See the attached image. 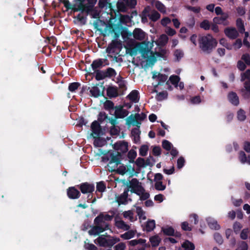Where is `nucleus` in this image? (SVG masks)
<instances>
[{"label":"nucleus","instance_id":"1","mask_svg":"<svg viewBox=\"0 0 250 250\" xmlns=\"http://www.w3.org/2000/svg\"><path fill=\"white\" fill-rule=\"evenodd\" d=\"M200 47L206 53H209L217 44L215 39L209 35L202 36L199 40Z\"/></svg>","mask_w":250,"mask_h":250},{"label":"nucleus","instance_id":"2","mask_svg":"<svg viewBox=\"0 0 250 250\" xmlns=\"http://www.w3.org/2000/svg\"><path fill=\"white\" fill-rule=\"evenodd\" d=\"M167 51L165 49H162L158 52L153 53L152 51H148L143 53L144 58H147V62L149 63H153L157 59L159 58H166L167 56Z\"/></svg>","mask_w":250,"mask_h":250},{"label":"nucleus","instance_id":"3","mask_svg":"<svg viewBox=\"0 0 250 250\" xmlns=\"http://www.w3.org/2000/svg\"><path fill=\"white\" fill-rule=\"evenodd\" d=\"M146 117L145 114L141 113V114H132L127 118L128 124L136 125L138 127L141 124V122Z\"/></svg>","mask_w":250,"mask_h":250},{"label":"nucleus","instance_id":"4","mask_svg":"<svg viewBox=\"0 0 250 250\" xmlns=\"http://www.w3.org/2000/svg\"><path fill=\"white\" fill-rule=\"evenodd\" d=\"M113 217V215H109L105 213L100 214L94 220V224L95 225L101 226L104 227V225L108 224L107 222L111 221Z\"/></svg>","mask_w":250,"mask_h":250},{"label":"nucleus","instance_id":"5","mask_svg":"<svg viewBox=\"0 0 250 250\" xmlns=\"http://www.w3.org/2000/svg\"><path fill=\"white\" fill-rule=\"evenodd\" d=\"M128 188L130 189L132 192L136 193L143 187L141 183H140L137 179H132L130 181L127 183Z\"/></svg>","mask_w":250,"mask_h":250},{"label":"nucleus","instance_id":"6","mask_svg":"<svg viewBox=\"0 0 250 250\" xmlns=\"http://www.w3.org/2000/svg\"><path fill=\"white\" fill-rule=\"evenodd\" d=\"M121 155L118 154L116 157H113L107 165L108 170L111 171H116L118 167L119 164H120Z\"/></svg>","mask_w":250,"mask_h":250},{"label":"nucleus","instance_id":"7","mask_svg":"<svg viewBox=\"0 0 250 250\" xmlns=\"http://www.w3.org/2000/svg\"><path fill=\"white\" fill-rule=\"evenodd\" d=\"M152 78L153 80L157 82V83L154 85L155 87L157 86L159 84H161L166 82L167 79V76L165 74H162L158 72H152Z\"/></svg>","mask_w":250,"mask_h":250},{"label":"nucleus","instance_id":"8","mask_svg":"<svg viewBox=\"0 0 250 250\" xmlns=\"http://www.w3.org/2000/svg\"><path fill=\"white\" fill-rule=\"evenodd\" d=\"M108 229V225L107 224L104 225V227L101 226L96 225L92 227L88 231V233L91 235H97L99 233Z\"/></svg>","mask_w":250,"mask_h":250},{"label":"nucleus","instance_id":"9","mask_svg":"<svg viewBox=\"0 0 250 250\" xmlns=\"http://www.w3.org/2000/svg\"><path fill=\"white\" fill-rule=\"evenodd\" d=\"M228 18L229 15L228 13H222L220 17L214 18L213 20L215 24H222L226 26L229 24V22L228 21Z\"/></svg>","mask_w":250,"mask_h":250},{"label":"nucleus","instance_id":"10","mask_svg":"<svg viewBox=\"0 0 250 250\" xmlns=\"http://www.w3.org/2000/svg\"><path fill=\"white\" fill-rule=\"evenodd\" d=\"M113 148L119 154L125 153L128 150V144L125 142H117L113 145Z\"/></svg>","mask_w":250,"mask_h":250},{"label":"nucleus","instance_id":"11","mask_svg":"<svg viewBox=\"0 0 250 250\" xmlns=\"http://www.w3.org/2000/svg\"><path fill=\"white\" fill-rule=\"evenodd\" d=\"M226 36L231 39H236L239 35L237 30L234 27H228L224 30Z\"/></svg>","mask_w":250,"mask_h":250},{"label":"nucleus","instance_id":"12","mask_svg":"<svg viewBox=\"0 0 250 250\" xmlns=\"http://www.w3.org/2000/svg\"><path fill=\"white\" fill-rule=\"evenodd\" d=\"M134 38L137 40L142 41L145 40L146 34L140 28H135L133 32Z\"/></svg>","mask_w":250,"mask_h":250},{"label":"nucleus","instance_id":"13","mask_svg":"<svg viewBox=\"0 0 250 250\" xmlns=\"http://www.w3.org/2000/svg\"><path fill=\"white\" fill-rule=\"evenodd\" d=\"M91 129L92 130V132L91 133V135L94 138H96L99 137L101 133V128L100 125L98 122L94 121L92 123L91 125Z\"/></svg>","mask_w":250,"mask_h":250},{"label":"nucleus","instance_id":"14","mask_svg":"<svg viewBox=\"0 0 250 250\" xmlns=\"http://www.w3.org/2000/svg\"><path fill=\"white\" fill-rule=\"evenodd\" d=\"M80 188L83 193H88L94 190V186L88 183H84L80 185Z\"/></svg>","mask_w":250,"mask_h":250},{"label":"nucleus","instance_id":"15","mask_svg":"<svg viewBox=\"0 0 250 250\" xmlns=\"http://www.w3.org/2000/svg\"><path fill=\"white\" fill-rule=\"evenodd\" d=\"M67 195L70 198L77 199L79 197L80 193L74 187H71L67 189Z\"/></svg>","mask_w":250,"mask_h":250},{"label":"nucleus","instance_id":"16","mask_svg":"<svg viewBox=\"0 0 250 250\" xmlns=\"http://www.w3.org/2000/svg\"><path fill=\"white\" fill-rule=\"evenodd\" d=\"M228 99L229 101L234 105H237L239 103L238 97L234 92H232L229 94Z\"/></svg>","mask_w":250,"mask_h":250},{"label":"nucleus","instance_id":"17","mask_svg":"<svg viewBox=\"0 0 250 250\" xmlns=\"http://www.w3.org/2000/svg\"><path fill=\"white\" fill-rule=\"evenodd\" d=\"M115 225L118 229L124 230H127L130 229L129 225L125 224L123 220L117 218L115 219Z\"/></svg>","mask_w":250,"mask_h":250},{"label":"nucleus","instance_id":"18","mask_svg":"<svg viewBox=\"0 0 250 250\" xmlns=\"http://www.w3.org/2000/svg\"><path fill=\"white\" fill-rule=\"evenodd\" d=\"M168 40L167 36L165 34H162L155 42L158 46H164L167 43Z\"/></svg>","mask_w":250,"mask_h":250},{"label":"nucleus","instance_id":"19","mask_svg":"<svg viewBox=\"0 0 250 250\" xmlns=\"http://www.w3.org/2000/svg\"><path fill=\"white\" fill-rule=\"evenodd\" d=\"M161 241V237L158 235H155L149 238V242L152 247H157Z\"/></svg>","mask_w":250,"mask_h":250},{"label":"nucleus","instance_id":"20","mask_svg":"<svg viewBox=\"0 0 250 250\" xmlns=\"http://www.w3.org/2000/svg\"><path fill=\"white\" fill-rule=\"evenodd\" d=\"M209 227L211 229H220V226L218 224L217 222L213 218L208 217L207 219Z\"/></svg>","mask_w":250,"mask_h":250},{"label":"nucleus","instance_id":"21","mask_svg":"<svg viewBox=\"0 0 250 250\" xmlns=\"http://www.w3.org/2000/svg\"><path fill=\"white\" fill-rule=\"evenodd\" d=\"M137 231L136 230H130L121 235V237L125 240H128L133 238Z\"/></svg>","mask_w":250,"mask_h":250},{"label":"nucleus","instance_id":"22","mask_svg":"<svg viewBox=\"0 0 250 250\" xmlns=\"http://www.w3.org/2000/svg\"><path fill=\"white\" fill-rule=\"evenodd\" d=\"M127 97L130 101L137 103L139 101V93L137 90H133L127 96Z\"/></svg>","mask_w":250,"mask_h":250},{"label":"nucleus","instance_id":"23","mask_svg":"<svg viewBox=\"0 0 250 250\" xmlns=\"http://www.w3.org/2000/svg\"><path fill=\"white\" fill-rule=\"evenodd\" d=\"M131 134L135 143H138L140 141V131L138 127L132 129Z\"/></svg>","mask_w":250,"mask_h":250},{"label":"nucleus","instance_id":"24","mask_svg":"<svg viewBox=\"0 0 250 250\" xmlns=\"http://www.w3.org/2000/svg\"><path fill=\"white\" fill-rule=\"evenodd\" d=\"M139 172L136 171L134 167H132L130 164L126 165V174L128 175L130 177H132L134 175H137Z\"/></svg>","mask_w":250,"mask_h":250},{"label":"nucleus","instance_id":"25","mask_svg":"<svg viewBox=\"0 0 250 250\" xmlns=\"http://www.w3.org/2000/svg\"><path fill=\"white\" fill-rule=\"evenodd\" d=\"M136 194L140 196V198L142 200H146L149 197V193L146 192L143 188L139 190Z\"/></svg>","mask_w":250,"mask_h":250},{"label":"nucleus","instance_id":"26","mask_svg":"<svg viewBox=\"0 0 250 250\" xmlns=\"http://www.w3.org/2000/svg\"><path fill=\"white\" fill-rule=\"evenodd\" d=\"M92 96L98 97L103 95V91H101L98 86H94L90 90Z\"/></svg>","mask_w":250,"mask_h":250},{"label":"nucleus","instance_id":"27","mask_svg":"<svg viewBox=\"0 0 250 250\" xmlns=\"http://www.w3.org/2000/svg\"><path fill=\"white\" fill-rule=\"evenodd\" d=\"M97 243L101 246L107 247L108 238H105L104 235L100 236L96 240Z\"/></svg>","mask_w":250,"mask_h":250},{"label":"nucleus","instance_id":"28","mask_svg":"<svg viewBox=\"0 0 250 250\" xmlns=\"http://www.w3.org/2000/svg\"><path fill=\"white\" fill-rule=\"evenodd\" d=\"M182 247L185 250H194L195 249L194 244L188 240L185 241L182 244Z\"/></svg>","mask_w":250,"mask_h":250},{"label":"nucleus","instance_id":"29","mask_svg":"<svg viewBox=\"0 0 250 250\" xmlns=\"http://www.w3.org/2000/svg\"><path fill=\"white\" fill-rule=\"evenodd\" d=\"M75 1L76 2H78L79 4L78 5V7L74 9V11H84L86 10V5L83 4V2L85 1V0H75Z\"/></svg>","mask_w":250,"mask_h":250},{"label":"nucleus","instance_id":"30","mask_svg":"<svg viewBox=\"0 0 250 250\" xmlns=\"http://www.w3.org/2000/svg\"><path fill=\"white\" fill-rule=\"evenodd\" d=\"M244 90L242 91L243 95L245 97H248L250 95V82L248 81L245 83L244 84Z\"/></svg>","mask_w":250,"mask_h":250},{"label":"nucleus","instance_id":"31","mask_svg":"<svg viewBox=\"0 0 250 250\" xmlns=\"http://www.w3.org/2000/svg\"><path fill=\"white\" fill-rule=\"evenodd\" d=\"M155 228V222L154 220H149L146 226V229L147 231H152Z\"/></svg>","mask_w":250,"mask_h":250},{"label":"nucleus","instance_id":"32","mask_svg":"<svg viewBox=\"0 0 250 250\" xmlns=\"http://www.w3.org/2000/svg\"><path fill=\"white\" fill-rule=\"evenodd\" d=\"M117 172L121 175L126 174V165H124L120 163V164H119L118 167L117 168Z\"/></svg>","mask_w":250,"mask_h":250},{"label":"nucleus","instance_id":"33","mask_svg":"<svg viewBox=\"0 0 250 250\" xmlns=\"http://www.w3.org/2000/svg\"><path fill=\"white\" fill-rule=\"evenodd\" d=\"M146 240L144 239H139L138 240H132L129 242V244L131 246H134L137 245L139 244H143L144 245H146Z\"/></svg>","mask_w":250,"mask_h":250},{"label":"nucleus","instance_id":"34","mask_svg":"<svg viewBox=\"0 0 250 250\" xmlns=\"http://www.w3.org/2000/svg\"><path fill=\"white\" fill-rule=\"evenodd\" d=\"M148 17L152 21H156L160 17V15L155 11H153L150 14L148 13Z\"/></svg>","mask_w":250,"mask_h":250},{"label":"nucleus","instance_id":"35","mask_svg":"<svg viewBox=\"0 0 250 250\" xmlns=\"http://www.w3.org/2000/svg\"><path fill=\"white\" fill-rule=\"evenodd\" d=\"M107 93L110 97H115L118 95V92L116 88L110 87L107 88Z\"/></svg>","mask_w":250,"mask_h":250},{"label":"nucleus","instance_id":"36","mask_svg":"<svg viewBox=\"0 0 250 250\" xmlns=\"http://www.w3.org/2000/svg\"><path fill=\"white\" fill-rule=\"evenodd\" d=\"M148 150V146L146 145H142L139 150V154L142 156L147 155Z\"/></svg>","mask_w":250,"mask_h":250},{"label":"nucleus","instance_id":"37","mask_svg":"<svg viewBox=\"0 0 250 250\" xmlns=\"http://www.w3.org/2000/svg\"><path fill=\"white\" fill-rule=\"evenodd\" d=\"M94 138V145L95 146L101 147L104 145L105 141L103 139L99 138V137Z\"/></svg>","mask_w":250,"mask_h":250},{"label":"nucleus","instance_id":"38","mask_svg":"<svg viewBox=\"0 0 250 250\" xmlns=\"http://www.w3.org/2000/svg\"><path fill=\"white\" fill-rule=\"evenodd\" d=\"M174 56L175 61H179L183 57L184 53L182 50L177 49L174 52Z\"/></svg>","mask_w":250,"mask_h":250},{"label":"nucleus","instance_id":"39","mask_svg":"<svg viewBox=\"0 0 250 250\" xmlns=\"http://www.w3.org/2000/svg\"><path fill=\"white\" fill-rule=\"evenodd\" d=\"M136 166L139 167H146V164H145V159L142 158H138L135 162Z\"/></svg>","mask_w":250,"mask_h":250},{"label":"nucleus","instance_id":"40","mask_svg":"<svg viewBox=\"0 0 250 250\" xmlns=\"http://www.w3.org/2000/svg\"><path fill=\"white\" fill-rule=\"evenodd\" d=\"M156 8L163 13H166V8L163 4L160 1H156L155 3Z\"/></svg>","mask_w":250,"mask_h":250},{"label":"nucleus","instance_id":"41","mask_svg":"<svg viewBox=\"0 0 250 250\" xmlns=\"http://www.w3.org/2000/svg\"><path fill=\"white\" fill-rule=\"evenodd\" d=\"M120 239L117 237H108L107 247H112L115 244L119 242Z\"/></svg>","mask_w":250,"mask_h":250},{"label":"nucleus","instance_id":"42","mask_svg":"<svg viewBox=\"0 0 250 250\" xmlns=\"http://www.w3.org/2000/svg\"><path fill=\"white\" fill-rule=\"evenodd\" d=\"M180 81V78L175 75L171 76L170 77L169 79V81L170 82V83L175 85V87H178L177 84L179 83Z\"/></svg>","mask_w":250,"mask_h":250},{"label":"nucleus","instance_id":"43","mask_svg":"<svg viewBox=\"0 0 250 250\" xmlns=\"http://www.w3.org/2000/svg\"><path fill=\"white\" fill-rule=\"evenodd\" d=\"M246 118L245 112L242 109H240L237 112V119L240 121H244Z\"/></svg>","mask_w":250,"mask_h":250},{"label":"nucleus","instance_id":"44","mask_svg":"<svg viewBox=\"0 0 250 250\" xmlns=\"http://www.w3.org/2000/svg\"><path fill=\"white\" fill-rule=\"evenodd\" d=\"M236 25H237L238 28L239 29L240 33H242L245 31L244 23L241 19H238L237 20Z\"/></svg>","mask_w":250,"mask_h":250},{"label":"nucleus","instance_id":"45","mask_svg":"<svg viewBox=\"0 0 250 250\" xmlns=\"http://www.w3.org/2000/svg\"><path fill=\"white\" fill-rule=\"evenodd\" d=\"M137 156V153L135 150L131 149L128 153V157L130 159L129 162H133L134 159Z\"/></svg>","mask_w":250,"mask_h":250},{"label":"nucleus","instance_id":"46","mask_svg":"<svg viewBox=\"0 0 250 250\" xmlns=\"http://www.w3.org/2000/svg\"><path fill=\"white\" fill-rule=\"evenodd\" d=\"M149 12V8L147 7L144 9L142 14V21L144 23L147 21V17Z\"/></svg>","mask_w":250,"mask_h":250},{"label":"nucleus","instance_id":"47","mask_svg":"<svg viewBox=\"0 0 250 250\" xmlns=\"http://www.w3.org/2000/svg\"><path fill=\"white\" fill-rule=\"evenodd\" d=\"M163 232L167 235H172L174 233V229L170 227H167L162 229Z\"/></svg>","mask_w":250,"mask_h":250},{"label":"nucleus","instance_id":"48","mask_svg":"<svg viewBox=\"0 0 250 250\" xmlns=\"http://www.w3.org/2000/svg\"><path fill=\"white\" fill-rule=\"evenodd\" d=\"M123 215L125 218L128 219L131 221H133L134 220L133 214L131 211L128 210L125 211L124 212Z\"/></svg>","mask_w":250,"mask_h":250},{"label":"nucleus","instance_id":"49","mask_svg":"<svg viewBox=\"0 0 250 250\" xmlns=\"http://www.w3.org/2000/svg\"><path fill=\"white\" fill-rule=\"evenodd\" d=\"M136 211L140 219H141L142 220L146 219L145 213L141 208L137 207L136 208Z\"/></svg>","mask_w":250,"mask_h":250},{"label":"nucleus","instance_id":"50","mask_svg":"<svg viewBox=\"0 0 250 250\" xmlns=\"http://www.w3.org/2000/svg\"><path fill=\"white\" fill-rule=\"evenodd\" d=\"M117 43V42H112L106 48V52L108 53L113 52L114 51L113 49L116 47Z\"/></svg>","mask_w":250,"mask_h":250},{"label":"nucleus","instance_id":"51","mask_svg":"<svg viewBox=\"0 0 250 250\" xmlns=\"http://www.w3.org/2000/svg\"><path fill=\"white\" fill-rule=\"evenodd\" d=\"M102 64L103 62L101 60H96L92 62L91 66L93 70H95L96 69L102 66Z\"/></svg>","mask_w":250,"mask_h":250},{"label":"nucleus","instance_id":"52","mask_svg":"<svg viewBox=\"0 0 250 250\" xmlns=\"http://www.w3.org/2000/svg\"><path fill=\"white\" fill-rule=\"evenodd\" d=\"M248 245L246 242L244 241H241L239 243L238 248L236 250H247Z\"/></svg>","mask_w":250,"mask_h":250},{"label":"nucleus","instance_id":"53","mask_svg":"<svg viewBox=\"0 0 250 250\" xmlns=\"http://www.w3.org/2000/svg\"><path fill=\"white\" fill-rule=\"evenodd\" d=\"M246 80H250V70H247L245 72L241 74V81H244Z\"/></svg>","mask_w":250,"mask_h":250},{"label":"nucleus","instance_id":"54","mask_svg":"<svg viewBox=\"0 0 250 250\" xmlns=\"http://www.w3.org/2000/svg\"><path fill=\"white\" fill-rule=\"evenodd\" d=\"M200 27L207 30L210 28V25L208 21L204 20L200 23Z\"/></svg>","mask_w":250,"mask_h":250},{"label":"nucleus","instance_id":"55","mask_svg":"<svg viewBox=\"0 0 250 250\" xmlns=\"http://www.w3.org/2000/svg\"><path fill=\"white\" fill-rule=\"evenodd\" d=\"M155 187L156 189L159 190H164L166 188V186L164 185L161 181L156 182Z\"/></svg>","mask_w":250,"mask_h":250},{"label":"nucleus","instance_id":"56","mask_svg":"<svg viewBox=\"0 0 250 250\" xmlns=\"http://www.w3.org/2000/svg\"><path fill=\"white\" fill-rule=\"evenodd\" d=\"M87 5H86V8L85 11H86L90 10L94 6L96 3L97 0H87Z\"/></svg>","mask_w":250,"mask_h":250},{"label":"nucleus","instance_id":"57","mask_svg":"<svg viewBox=\"0 0 250 250\" xmlns=\"http://www.w3.org/2000/svg\"><path fill=\"white\" fill-rule=\"evenodd\" d=\"M84 247L88 250H96L97 249V248L94 245L90 244L88 240L85 241Z\"/></svg>","mask_w":250,"mask_h":250},{"label":"nucleus","instance_id":"58","mask_svg":"<svg viewBox=\"0 0 250 250\" xmlns=\"http://www.w3.org/2000/svg\"><path fill=\"white\" fill-rule=\"evenodd\" d=\"M62 2L64 7L67 9H72L74 11V9L76 8L75 7V5H72L68 0H64Z\"/></svg>","mask_w":250,"mask_h":250},{"label":"nucleus","instance_id":"59","mask_svg":"<svg viewBox=\"0 0 250 250\" xmlns=\"http://www.w3.org/2000/svg\"><path fill=\"white\" fill-rule=\"evenodd\" d=\"M242 228V226L241 224L239 222H235L233 224V229L234 230V231L237 234L238 233L241 228Z\"/></svg>","mask_w":250,"mask_h":250},{"label":"nucleus","instance_id":"60","mask_svg":"<svg viewBox=\"0 0 250 250\" xmlns=\"http://www.w3.org/2000/svg\"><path fill=\"white\" fill-rule=\"evenodd\" d=\"M181 228L182 229L185 231H190L191 230V226L187 222H183L181 224Z\"/></svg>","mask_w":250,"mask_h":250},{"label":"nucleus","instance_id":"61","mask_svg":"<svg viewBox=\"0 0 250 250\" xmlns=\"http://www.w3.org/2000/svg\"><path fill=\"white\" fill-rule=\"evenodd\" d=\"M242 43L241 39H237L233 44V47L235 50H237L241 47Z\"/></svg>","mask_w":250,"mask_h":250},{"label":"nucleus","instance_id":"62","mask_svg":"<svg viewBox=\"0 0 250 250\" xmlns=\"http://www.w3.org/2000/svg\"><path fill=\"white\" fill-rule=\"evenodd\" d=\"M162 146L164 148L167 150H170L172 147V144L167 140L163 141Z\"/></svg>","mask_w":250,"mask_h":250},{"label":"nucleus","instance_id":"63","mask_svg":"<svg viewBox=\"0 0 250 250\" xmlns=\"http://www.w3.org/2000/svg\"><path fill=\"white\" fill-rule=\"evenodd\" d=\"M126 248V245L125 243L121 242L116 245L114 247V250H124Z\"/></svg>","mask_w":250,"mask_h":250},{"label":"nucleus","instance_id":"64","mask_svg":"<svg viewBox=\"0 0 250 250\" xmlns=\"http://www.w3.org/2000/svg\"><path fill=\"white\" fill-rule=\"evenodd\" d=\"M241 59L243 60L248 65H250V55L249 54H243L241 57Z\"/></svg>","mask_w":250,"mask_h":250}]
</instances>
